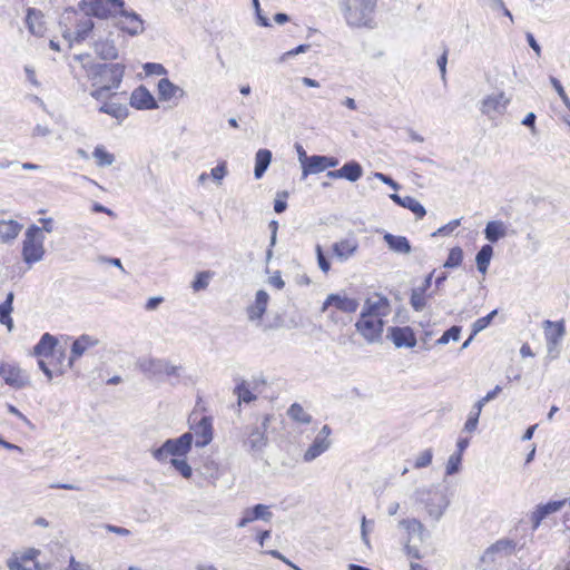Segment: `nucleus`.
<instances>
[{"label":"nucleus","instance_id":"1","mask_svg":"<svg viewBox=\"0 0 570 570\" xmlns=\"http://www.w3.org/2000/svg\"><path fill=\"white\" fill-rule=\"evenodd\" d=\"M76 59L81 61L91 86H107L109 89H118L124 75L122 63H97L89 61V55H78Z\"/></svg>","mask_w":570,"mask_h":570},{"label":"nucleus","instance_id":"2","mask_svg":"<svg viewBox=\"0 0 570 570\" xmlns=\"http://www.w3.org/2000/svg\"><path fill=\"white\" fill-rule=\"evenodd\" d=\"M377 2L379 0H340L338 7L348 27L374 29Z\"/></svg>","mask_w":570,"mask_h":570},{"label":"nucleus","instance_id":"3","mask_svg":"<svg viewBox=\"0 0 570 570\" xmlns=\"http://www.w3.org/2000/svg\"><path fill=\"white\" fill-rule=\"evenodd\" d=\"M416 502L424 504L429 515L439 521L449 505V500L439 485L417 488L414 491Z\"/></svg>","mask_w":570,"mask_h":570},{"label":"nucleus","instance_id":"4","mask_svg":"<svg viewBox=\"0 0 570 570\" xmlns=\"http://www.w3.org/2000/svg\"><path fill=\"white\" fill-rule=\"evenodd\" d=\"M193 446V434L186 432L176 439L166 440L159 448L150 451L151 456L160 462H167L169 456L171 458H185L191 450Z\"/></svg>","mask_w":570,"mask_h":570},{"label":"nucleus","instance_id":"5","mask_svg":"<svg viewBox=\"0 0 570 570\" xmlns=\"http://www.w3.org/2000/svg\"><path fill=\"white\" fill-rule=\"evenodd\" d=\"M45 236L41 234V228L37 225L28 227L24 239L22 243V257L24 263L31 266L40 262L45 256L43 247Z\"/></svg>","mask_w":570,"mask_h":570},{"label":"nucleus","instance_id":"6","mask_svg":"<svg viewBox=\"0 0 570 570\" xmlns=\"http://www.w3.org/2000/svg\"><path fill=\"white\" fill-rule=\"evenodd\" d=\"M384 324V320L360 314L355 328L368 344H374L381 342Z\"/></svg>","mask_w":570,"mask_h":570},{"label":"nucleus","instance_id":"7","mask_svg":"<svg viewBox=\"0 0 570 570\" xmlns=\"http://www.w3.org/2000/svg\"><path fill=\"white\" fill-rule=\"evenodd\" d=\"M0 376L7 385L16 390H21L30 385L29 375L17 364L0 362Z\"/></svg>","mask_w":570,"mask_h":570},{"label":"nucleus","instance_id":"8","mask_svg":"<svg viewBox=\"0 0 570 570\" xmlns=\"http://www.w3.org/2000/svg\"><path fill=\"white\" fill-rule=\"evenodd\" d=\"M190 430L193 438L195 436V445L197 448H204L213 441V419L210 416H203L196 421V416L189 419Z\"/></svg>","mask_w":570,"mask_h":570},{"label":"nucleus","instance_id":"9","mask_svg":"<svg viewBox=\"0 0 570 570\" xmlns=\"http://www.w3.org/2000/svg\"><path fill=\"white\" fill-rule=\"evenodd\" d=\"M332 433V430L328 425H323V428L320 430L317 435L315 436L312 444L308 446V449L305 451L303 455L304 462H313L318 456H321L323 453H325L332 445V440L330 439V435Z\"/></svg>","mask_w":570,"mask_h":570},{"label":"nucleus","instance_id":"10","mask_svg":"<svg viewBox=\"0 0 570 570\" xmlns=\"http://www.w3.org/2000/svg\"><path fill=\"white\" fill-rule=\"evenodd\" d=\"M40 550L29 548L21 552H14L7 561L9 570H39L40 564L36 561Z\"/></svg>","mask_w":570,"mask_h":570},{"label":"nucleus","instance_id":"11","mask_svg":"<svg viewBox=\"0 0 570 570\" xmlns=\"http://www.w3.org/2000/svg\"><path fill=\"white\" fill-rule=\"evenodd\" d=\"M332 306L340 312L352 314L357 311L360 302L354 297H348L345 293H332L327 295L321 309L326 312Z\"/></svg>","mask_w":570,"mask_h":570},{"label":"nucleus","instance_id":"12","mask_svg":"<svg viewBox=\"0 0 570 570\" xmlns=\"http://www.w3.org/2000/svg\"><path fill=\"white\" fill-rule=\"evenodd\" d=\"M268 424V417H265L262 426H255L252 429L248 438L244 441V446L253 454H262L267 445L266 429Z\"/></svg>","mask_w":570,"mask_h":570},{"label":"nucleus","instance_id":"13","mask_svg":"<svg viewBox=\"0 0 570 570\" xmlns=\"http://www.w3.org/2000/svg\"><path fill=\"white\" fill-rule=\"evenodd\" d=\"M390 302L385 296L376 295L374 298H366L361 315L383 320L390 314Z\"/></svg>","mask_w":570,"mask_h":570},{"label":"nucleus","instance_id":"14","mask_svg":"<svg viewBox=\"0 0 570 570\" xmlns=\"http://www.w3.org/2000/svg\"><path fill=\"white\" fill-rule=\"evenodd\" d=\"M386 337L391 340L395 347L397 348H412L416 345V337L414 331L410 326L389 327Z\"/></svg>","mask_w":570,"mask_h":570},{"label":"nucleus","instance_id":"15","mask_svg":"<svg viewBox=\"0 0 570 570\" xmlns=\"http://www.w3.org/2000/svg\"><path fill=\"white\" fill-rule=\"evenodd\" d=\"M510 99L505 97L504 92L497 95H490L481 101V112L489 118H493L495 115H503Z\"/></svg>","mask_w":570,"mask_h":570},{"label":"nucleus","instance_id":"16","mask_svg":"<svg viewBox=\"0 0 570 570\" xmlns=\"http://www.w3.org/2000/svg\"><path fill=\"white\" fill-rule=\"evenodd\" d=\"M122 31L130 36H137L144 32V21L139 14L134 11L121 9L119 20L116 23Z\"/></svg>","mask_w":570,"mask_h":570},{"label":"nucleus","instance_id":"17","mask_svg":"<svg viewBox=\"0 0 570 570\" xmlns=\"http://www.w3.org/2000/svg\"><path fill=\"white\" fill-rule=\"evenodd\" d=\"M111 37L112 32H109L107 37H99L92 43L95 53L101 60H115L118 58V49Z\"/></svg>","mask_w":570,"mask_h":570},{"label":"nucleus","instance_id":"18","mask_svg":"<svg viewBox=\"0 0 570 570\" xmlns=\"http://www.w3.org/2000/svg\"><path fill=\"white\" fill-rule=\"evenodd\" d=\"M130 106L138 110H150L158 107L151 92L144 86H139L131 92Z\"/></svg>","mask_w":570,"mask_h":570},{"label":"nucleus","instance_id":"19","mask_svg":"<svg viewBox=\"0 0 570 570\" xmlns=\"http://www.w3.org/2000/svg\"><path fill=\"white\" fill-rule=\"evenodd\" d=\"M98 344L99 340L88 334H82L78 338H76L71 344L69 366H72L73 362L81 357L86 353V351L97 346Z\"/></svg>","mask_w":570,"mask_h":570},{"label":"nucleus","instance_id":"20","mask_svg":"<svg viewBox=\"0 0 570 570\" xmlns=\"http://www.w3.org/2000/svg\"><path fill=\"white\" fill-rule=\"evenodd\" d=\"M165 361L163 358L142 357L137 361V366L148 379H158L164 375Z\"/></svg>","mask_w":570,"mask_h":570},{"label":"nucleus","instance_id":"21","mask_svg":"<svg viewBox=\"0 0 570 570\" xmlns=\"http://www.w3.org/2000/svg\"><path fill=\"white\" fill-rule=\"evenodd\" d=\"M566 502L567 500H559L538 505L531 514L533 530L538 529L542 520L549 514L559 511L566 504Z\"/></svg>","mask_w":570,"mask_h":570},{"label":"nucleus","instance_id":"22","mask_svg":"<svg viewBox=\"0 0 570 570\" xmlns=\"http://www.w3.org/2000/svg\"><path fill=\"white\" fill-rule=\"evenodd\" d=\"M332 248L335 257L341 262H345L355 255L358 242L356 238L350 237L334 243Z\"/></svg>","mask_w":570,"mask_h":570},{"label":"nucleus","instance_id":"23","mask_svg":"<svg viewBox=\"0 0 570 570\" xmlns=\"http://www.w3.org/2000/svg\"><path fill=\"white\" fill-rule=\"evenodd\" d=\"M515 548V543L512 540L503 539L499 540L490 546L482 556L483 562H494L495 554L503 552L504 556H510Z\"/></svg>","mask_w":570,"mask_h":570},{"label":"nucleus","instance_id":"24","mask_svg":"<svg viewBox=\"0 0 570 570\" xmlns=\"http://www.w3.org/2000/svg\"><path fill=\"white\" fill-rule=\"evenodd\" d=\"M268 301L269 295L266 291H257L254 304L247 307L248 318L250 321L261 320L266 312Z\"/></svg>","mask_w":570,"mask_h":570},{"label":"nucleus","instance_id":"25","mask_svg":"<svg viewBox=\"0 0 570 570\" xmlns=\"http://www.w3.org/2000/svg\"><path fill=\"white\" fill-rule=\"evenodd\" d=\"M399 525L407 532L409 542L419 541L423 542L425 538L424 525L417 519H403Z\"/></svg>","mask_w":570,"mask_h":570},{"label":"nucleus","instance_id":"26","mask_svg":"<svg viewBox=\"0 0 570 570\" xmlns=\"http://www.w3.org/2000/svg\"><path fill=\"white\" fill-rule=\"evenodd\" d=\"M543 328L547 343L560 344L566 334V326L563 321H544Z\"/></svg>","mask_w":570,"mask_h":570},{"label":"nucleus","instance_id":"27","mask_svg":"<svg viewBox=\"0 0 570 570\" xmlns=\"http://www.w3.org/2000/svg\"><path fill=\"white\" fill-rule=\"evenodd\" d=\"M257 385V380H253L252 382L242 380L234 389V394L237 395L238 404L250 403L255 401L256 395L252 392V390H256Z\"/></svg>","mask_w":570,"mask_h":570},{"label":"nucleus","instance_id":"28","mask_svg":"<svg viewBox=\"0 0 570 570\" xmlns=\"http://www.w3.org/2000/svg\"><path fill=\"white\" fill-rule=\"evenodd\" d=\"M22 229V225L17 220H0V242L11 243L14 240Z\"/></svg>","mask_w":570,"mask_h":570},{"label":"nucleus","instance_id":"29","mask_svg":"<svg viewBox=\"0 0 570 570\" xmlns=\"http://www.w3.org/2000/svg\"><path fill=\"white\" fill-rule=\"evenodd\" d=\"M383 238L389 248L394 253L410 254L412 250L411 244L405 236L386 233Z\"/></svg>","mask_w":570,"mask_h":570},{"label":"nucleus","instance_id":"30","mask_svg":"<svg viewBox=\"0 0 570 570\" xmlns=\"http://www.w3.org/2000/svg\"><path fill=\"white\" fill-rule=\"evenodd\" d=\"M507 236V226L502 220H491L484 228V237L490 243H497Z\"/></svg>","mask_w":570,"mask_h":570},{"label":"nucleus","instance_id":"31","mask_svg":"<svg viewBox=\"0 0 570 570\" xmlns=\"http://www.w3.org/2000/svg\"><path fill=\"white\" fill-rule=\"evenodd\" d=\"M272 161V151L268 149H258L255 155L254 176L259 179L266 173Z\"/></svg>","mask_w":570,"mask_h":570},{"label":"nucleus","instance_id":"32","mask_svg":"<svg viewBox=\"0 0 570 570\" xmlns=\"http://www.w3.org/2000/svg\"><path fill=\"white\" fill-rule=\"evenodd\" d=\"M158 96L163 101L173 99L178 92L180 96L184 95V90L178 86L174 85L168 78H163L158 81Z\"/></svg>","mask_w":570,"mask_h":570},{"label":"nucleus","instance_id":"33","mask_svg":"<svg viewBox=\"0 0 570 570\" xmlns=\"http://www.w3.org/2000/svg\"><path fill=\"white\" fill-rule=\"evenodd\" d=\"M58 341L49 333H45L40 341L33 347V354L37 356H49L52 354Z\"/></svg>","mask_w":570,"mask_h":570},{"label":"nucleus","instance_id":"34","mask_svg":"<svg viewBox=\"0 0 570 570\" xmlns=\"http://www.w3.org/2000/svg\"><path fill=\"white\" fill-rule=\"evenodd\" d=\"M341 174H342V178H344L351 183H354V181H357L363 176V168H362L361 164L357 163L356 160H351V161L345 163L341 167Z\"/></svg>","mask_w":570,"mask_h":570},{"label":"nucleus","instance_id":"35","mask_svg":"<svg viewBox=\"0 0 570 570\" xmlns=\"http://www.w3.org/2000/svg\"><path fill=\"white\" fill-rule=\"evenodd\" d=\"M325 164L323 160V156L314 155L309 156L308 161L303 166L302 169V178H306L308 175H314L324 171Z\"/></svg>","mask_w":570,"mask_h":570},{"label":"nucleus","instance_id":"36","mask_svg":"<svg viewBox=\"0 0 570 570\" xmlns=\"http://www.w3.org/2000/svg\"><path fill=\"white\" fill-rule=\"evenodd\" d=\"M83 10L87 14H91L98 18H107L108 17V8L106 7L104 0H82Z\"/></svg>","mask_w":570,"mask_h":570},{"label":"nucleus","instance_id":"37","mask_svg":"<svg viewBox=\"0 0 570 570\" xmlns=\"http://www.w3.org/2000/svg\"><path fill=\"white\" fill-rule=\"evenodd\" d=\"M492 255H493V248L491 245L485 244L480 248V250L478 252V254L475 256L476 267L480 273H482V274L487 273L490 262H491V258H492Z\"/></svg>","mask_w":570,"mask_h":570},{"label":"nucleus","instance_id":"38","mask_svg":"<svg viewBox=\"0 0 570 570\" xmlns=\"http://www.w3.org/2000/svg\"><path fill=\"white\" fill-rule=\"evenodd\" d=\"M100 112L110 115L111 117L116 118L117 120L121 121L128 116V108L125 105L121 104H104L99 108Z\"/></svg>","mask_w":570,"mask_h":570},{"label":"nucleus","instance_id":"39","mask_svg":"<svg viewBox=\"0 0 570 570\" xmlns=\"http://www.w3.org/2000/svg\"><path fill=\"white\" fill-rule=\"evenodd\" d=\"M484 405L485 404H483L481 401H476L474 403V405L472 406V409L469 413L468 420L464 424L465 432L473 433L476 430L478 423H479V417H480V414H481Z\"/></svg>","mask_w":570,"mask_h":570},{"label":"nucleus","instance_id":"40","mask_svg":"<svg viewBox=\"0 0 570 570\" xmlns=\"http://www.w3.org/2000/svg\"><path fill=\"white\" fill-rule=\"evenodd\" d=\"M245 512L252 522L255 520L269 521L273 517L269 507L265 504H256L250 509H246Z\"/></svg>","mask_w":570,"mask_h":570},{"label":"nucleus","instance_id":"41","mask_svg":"<svg viewBox=\"0 0 570 570\" xmlns=\"http://www.w3.org/2000/svg\"><path fill=\"white\" fill-rule=\"evenodd\" d=\"M287 414L293 421L302 424H309L312 422V416L298 403H293Z\"/></svg>","mask_w":570,"mask_h":570},{"label":"nucleus","instance_id":"42","mask_svg":"<svg viewBox=\"0 0 570 570\" xmlns=\"http://www.w3.org/2000/svg\"><path fill=\"white\" fill-rule=\"evenodd\" d=\"M94 22L90 18H85L80 20L76 26L75 40L83 41L94 30Z\"/></svg>","mask_w":570,"mask_h":570},{"label":"nucleus","instance_id":"43","mask_svg":"<svg viewBox=\"0 0 570 570\" xmlns=\"http://www.w3.org/2000/svg\"><path fill=\"white\" fill-rule=\"evenodd\" d=\"M92 156L99 167L110 166L115 161V156L108 153L102 146H97L94 149Z\"/></svg>","mask_w":570,"mask_h":570},{"label":"nucleus","instance_id":"44","mask_svg":"<svg viewBox=\"0 0 570 570\" xmlns=\"http://www.w3.org/2000/svg\"><path fill=\"white\" fill-rule=\"evenodd\" d=\"M214 276V273L210 271H204L196 274L195 279L191 283V288L194 292H199L206 289L208 287L209 281Z\"/></svg>","mask_w":570,"mask_h":570},{"label":"nucleus","instance_id":"45","mask_svg":"<svg viewBox=\"0 0 570 570\" xmlns=\"http://www.w3.org/2000/svg\"><path fill=\"white\" fill-rule=\"evenodd\" d=\"M410 303L416 312H421L426 306L425 291L421 287L412 289Z\"/></svg>","mask_w":570,"mask_h":570},{"label":"nucleus","instance_id":"46","mask_svg":"<svg viewBox=\"0 0 570 570\" xmlns=\"http://www.w3.org/2000/svg\"><path fill=\"white\" fill-rule=\"evenodd\" d=\"M402 207L410 209L417 219L423 218L426 214L423 205L412 196H404V204Z\"/></svg>","mask_w":570,"mask_h":570},{"label":"nucleus","instance_id":"47","mask_svg":"<svg viewBox=\"0 0 570 570\" xmlns=\"http://www.w3.org/2000/svg\"><path fill=\"white\" fill-rule=\"evenodd\" d=\"M39 20V12H37L35 9H28V13L26 17V23L28 26L29 31L32 35H40L42 32V26Z\"/></svg>","mask_w":570,"mask_h":570},{"label":"nucleus","instance_id":"48","mask_svg":"<svg viewBox=\"0 0 570 570\" xmlns=\"http://www.w3.org/2000/svg\"><path fill=\"white\" fill-rule=\"evenodd\" d=\"M170 464L180 475L185 479H189L193 475V469L184 458H171Z\"/></svg>","mask_w":570,"mask_h":570},{"label":"nucleus","instance_id":"49","mask_svg":"<svg viewBox=\"0 0 570 570\" xmlns=\"http://www.w3.org/2000/svg\"><path fill=\"white\" fill-rule=\"evenodd\" d=\"M463 250L460 247H453L450 249L449 256L443 264L445 268H454L462 264Z\"/></svg>","mask_w":570,"mask_h":570},{"label":"nucleus","instance_id":"50","mask_svg":"<svg viewBox=\"0 0 570 570\" xmlns=\"http://www.w3.org/2000/svg\"><path fill=\"white\" fill-rule=\"evenodd\" d=\"M498 314L497 309H493L491 313H489L484 317L478 318L472 324V335L479 334L481 331L485 330L492 322L493 317Z\"/></svg>","mask_w":570,"mask_h":570},{"label":"nucleus","instance_id":"51","mask_svg":"<svg viewBox=\"0 0 570 570\" xmlns=\"http://www.w3.org/2000/svg\"><path fill=\"white\" fill-rule=\"evenodd\" d=\"M461 334V327L458 325H453L448 331H445L442 336L436 341V344L439 345H445L450 341H459Z\"/></svg>","mask_w":570,"mask_h":570},{"label":"nucleus","instance_id":"52","mask_svg":"<svg viewBox=\"0 0 570 570\" xmlns=\"http://www.w3.org/2000/svg\"><path fill=\"white\" fill-rule=\"evenodd\" d=\"M432 459H433V451L432 449H426L424 451H422L416 458H415V461H414V464L413 466L415 469H423V468H426L431 464L432 462Z\"/></svg>","mask_w":570,"mask_h":570},{"label":"nucleus","instance_id":"53","mask_svg":"<svg viewBox=\"0 0 570 570\" xmlns=\"http://www.w3.org/2000/svg\"><path fill=\"white\" fill-rule=\"evenodd\" d=\"M461 461L462 456L460 453L451 454L445 466L446 475L456 473L460 470Z\"/></svg>","mask_w":570,"mask_h":570},{"label":"nucleus","instance_id":"54","mask_svg":"<svg viewBox=\"0 0 570 570\" xmlns=\"http://www.w3.org/2000/svg\"><path fill=\"white\" fill-rule=\"evenodd\" d=\"M315 252H316V256H317L318 267L321 268L322 272L327 273L331 268V264H330V261L324 255L322 246L316 245Z\"/></svg>","mask_w":570,"mask_h":570},{"label":"nucleus","instance_id":"55","mask_svg":"<svg viewBox=\"0 0 570 570\" xmlns=\"http://www.w3.org/2000/svg\"><path fill=\"white\" fill-rule=\"evenodd\" d=\"M489 6L493 11H502V13L513 22V16L511 11L505 7L503 0H490Z\"/></svg>","mask_w":570,"mask_h":570},{"label":"nucleus","instance_id":"56","mask_svg":"<svg viewBox=\"0 0 570 570\" xmlns=\"http://www.w3.org/2000/svg\"><path fill=\"white\" fill-rule=\"evenodd\" d=\"M144 70L147 75H157V76H160V75H166L167 73V70L165 69V67L160 63H154V62H147L145 63L144 66Z\"/></svg>","mask_w":570,"mask_h":570},{"label":"nucleus","instance_id":"57","mask_svg":"<svg viewBox=\"0 0 570 570\" xmlns=\"http://www.w3.org/2000/svg\"><path fill=\"white\" fill-rule=\"evenodd\" d=\"M460 226V219H453L449 224L440 227L436 232H434L432 235H449L451 234L456 227Z\"/></svg>","mask_w":570,"mask_h":570},{"label":"nucleus","instance_id":"58","mask_svg":"<svg viewBox=\"0 0 570 570\" xmlns=\"http://www.w3.org/2000/svg\"><path fill=\"white\" fill-rule=\"evenodd\" d=\"M373 177L381 180L383 184L390 186L394 190L400 189V185L394 179H392V177H390L383 173H379V171L373 173Z\"/></svg>","mask_w":570,"mask_h":570},{"label":"nucleus","instance_id":"59","mask_svg":"<svg viewBox=\"0 0 570 570\" xmlns=\"http://www.w3.org/2000/svg\"><path fill=\"white\" fill-rule=\"evenodd\" d=\"M309 48H311V45H299L296 48L283 53V56L281 57V61H285L286 59L294 57L298 53L306 52Z\"/></svg>","mask_w":570,"mask_h":570},{"label":"nucleus","instance_id":"60","mask_svg":"<svg viewBox=\"0 0 570 570\" xmlns=\"http://www.w3.org/2000/svg\"><path fill=\"white\" fill-rule=\"evenodd\" d=\"M226 173V164L220 163L219 165L212 169L210 175L217 183H220L222 179L225 177Z\"/></svg>","mask_w":570,"mask_h":570},{"label":"nucleus","instance_id":"61","mask_svg":"<svg viewBox=\"0 0 570 570\" xmlns=\"http://www.w3.org/2000/svg\"><path fill=\"white\" fill-rule=\"evenodd\" d=\"M181 370V366L173 365L168 361H165L164 375L178 377L180 376Z\"/></svg>","mask_w":570,"mask_h":570},{"label":"nucleus","instance_id":"62","mask_svg":"<svg viewBox=\"0 0 570 570\" xmlns=\"http://www.w3.org/2000/svg\"><path fill=\"white\" fill-rule=\"evenodd\" d=\"M51 134V129L46 125H36L32 129V137H47Z\"/></svg>","mask_w":570,"mask_h":570},{"label":"nucleus","instance_id":"63","mask_svg":"<svg viewBox=\"0 0 570 570\" xmlns=\"http://www.w3.org/2000/svg\"><path fill=\"white\" fill-rule=\"evenodd\" d=\"M95 89L90 92V96L97 100H100L102 98H105L108 92H110L112 89H109L107 86L105 87H101V86H94Z\"/></svg>","mask_w":570,"mask_h":570},{"label":"nucleus","instance_id":"64","mask_svg":"<svg viewBox=\"0 0 570 570\" xmlns=\"http://www.w3.org/2000/svg\"><path fill=\"white\" fill-rule=\"evenodd\" d=\"M68 570H91V567L89 564L78 562L73 557H71Z\"/></svg>","mask_w":570,"mask_h":570}]
</instances>
